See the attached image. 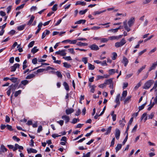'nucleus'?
I'll use <instances>...</instances> for the list:
<instances>
[{"label": "nucleus", "mask_w": 157, "mask_h": 157, "mask_svg": "<svg viewBox=\"0 0 157 157\" xmlns=\"http://www.w3.org/2000/svg\"><path fill=\"white\" fill-rule=\"evenodd\" d=\"M146 67V65H144V66H142L141 68H140L138 70V72L139 73H140L143 69H144Z\"/></svg>", "instance_id": "052dcab7"}, {"label": "nucleus", "mask_w": 157, "mask_h": 157, "mask_svg": "<svg viewBox=\"0 0 157 157\" xmlns=\"http://www.w3.org/2000/svg\"><path fill=\"white\" fill-rule=\"evenodd\" d=\"M21 90H19L17 91H16L14 93V96L15 97H17L21 93Z\"/></svg>", "instance_id": "79ce46f5"}, {"label": "nucleus", "mask_w": 157, "mask_h": 157, "mask_svg": "<svg viewBox=\"0 0 157 157\" xmlns=\"http://www.w3.org/2000/svg\"><path fill=\"white\" fill-rule=\"evenodd\" d=\"M109 40V39L106 38H101L100 42L101 43H107Z\"/></svg>", "instance_id": "393cba45"}, {"label": "nucleus", "mask_w": 157, "mask_h": 157, "mask_svg": "<svg viewBox=\"0 0 157 157\" xmlns=\"http://www.w3.org/2000/svg\"><path fill=\"white\" fill-rule=\"evenodd\" d=\"M32 63L34 64H36L37 63V59L36 58L33 59L32 60Z\"/></svg>", "instance_id": "774afa93"}, {"label": "nucleus", "mask_w": 157, "mask_h": 157, "mask_svg": "<svg viewBox=\"0 0 157 157\" xmlns=\"http://www.w3.org/2000/svg\"><path fill=\"white\" fill-rule=\"evenodd\" d=\"M57 6L56 4H55L51 8L52 11L54 12L56 11L57 9Z\"/></svg>", "instance_id": "4c0bfd02"}, {"label": "nucleus", "mask_w": 157, "mask_h": 157, "mask_svg": "<svg viewBox=\"0 0 157 157\" xmlns=\"http://www.w3.org/2000/svg\"><path fill=\"white\" fill-rule=\"evenodd\" d=\"M88 67L89 70H93L95 68V67L92 64L88 63Z\"/></svg>", "instance_id": "58836bf2"}, {"label": "nucleus", "mask_w": 157, "mask_h": 157, "mask_svg": "<svg viewBox=\"0 0 157 157\" xmlns=\"http://www.w3.org/2000/svg\"><path fill=\"white\" fill-rule=\"evenodd\" d=\"M106 11V10H105L102 11H94L93 13V15H97L100 14L102 13L105 12Z\"/></svg>", "instance_id": "b1692460"}, {"label": "nucleus", "mask_w": 157, "mask_h": 157, "mask_svg": "<svg viewBox=\"0 0 157 157\" xmlns=\"http://www.w3.org/2000/svg\"><path fill=\"white\" fill-rule=\"evenodd\" d=\"M82 61L85 64H86L87 63L88 60L87 58L86 57L83 58L82 59Z\"/></svg>", "instance_id": "680f3d73"}, {"label": "nucleus", "mask_w": 157, "mask_h": 157, "mask_svg": "<svg viewBox=\"0 0 157 157\" xmlns=\"http://www.w3.org/2000/svg\"><path fill=\"white\" fill-rule=\"evenodd\" d=\"M61 118L65 121V123L66 124H67L68 122L70 120V118L69 117L66 115L62 116Z\"/></svg>", "instance_id": "423d86ee"}, {"label": "nucleus", "mask_w": 157, "mask_h": 157, "mask_svg": "<svg viewBox=\"0 0 157 157\" xmlns=\"http://www.w3.org/2000/svg\"><path fill=\"white\" fill-rule=\"evenodd\" d=\"M109 73L110 75H112L115 73V69H111L109 70Z\"/></svg>", "instance_id": "72a5a7b5"}, {"label": "nucleus", "mask_w": 157, "mask_h": 157, "mask_svg": "<svg viewBox=\"0 0 157 157\" xmlns=\"http://www.w3.org/2000/svg\"><path fill=\"white\" fill-rule=\"evenodd\" d=\"M157 66V61L155 62L154 63H152L151 66V67L150 68H149L148 71H150L154 69Z\"/></svg>", "instance_id": "4468645a"}, {"label": "nucleus", "mask_w": 157, "mask_h": 157, "mask_svg": "<svg viewBox=\"0 0 157 157\" xmlns=\"http://www.w3.org/2000/svg\"><path fill=\"white\" fill-rule=\"evenodd\" d=\"M154 81L153 80H150L147 81L144 84L143 87V89H148L153 84Z\"/></svg>", "instance_id": "f257e3e1"}, {"label": "nucleus", "mask_w": 157, "mask_h": 157, "mask_svg": "<svg viewBox=\"0 0 157 157\" xmlns=\"http://www.w3.org/2000/svg\"><path fill=\"white\" fill-rule=\"evenodd\" d=\"M76 45L79 46H86L88 44L86 43H82L81 42H79L76 44Z\"/></svg>", "instance_id": "bb28decb"}, {"label": "nucleus", "mask_w": 157, "mask_h": 157, "mask_svg": "<svg viewBox=\"0 0 157 157\" xmlns=\"http://www.w3.org/2000/svg\"><path fill=\"white\" fill-rule=\"evenodd\" d=\"M63 84L64 86L65 89L67 90H69V88L67 83L66 82H64Z\"/></svg>", "instance_id": "c756f323"}, {"label": "nucleus", "mask_w": 157, "mask_h": 157, "mask_svg": "<svg viewBox=\"0 0 157 157\" xmlns=\"http://www.w3.org/2000/svg\"><path fill=\"white\" fill-rule=\"evenodd\" d=\"M94 62L97 64H100L102 66L107 65V64L106 63V60H104L103 62H102L101 61H100L98 60H94Z\"/></svg>", "instance_id": "9d476101"}, {"label": "nucleus", "mask_w": 157, "mask_h": 157, "mask_svg": "<svg viewBox=\"0 0 157 157\" xmlns=\"http://www.w3.org/2000/svg\"><path fill=\"white\" fill-rule=\"evenodd\" d=\"M20 64L18 63H15L14 65L11 67V72L15 71L17 68H19L20 67Z\"/></svg>", "instance_id": "7ed1b4c3"}, {"label": "nucleus", "mask_w": 157, "mask_h": 157, "mask_svg": "<svg viewBox=\"0 0 157 157\" xmlns=\"http://www.w3.org/2000/svg\"><path fill=\"white\" fill-rule=\"evenodd\" d=\"M127 91L126 90H124L122 94V97L121 98V100L122 101L124 99L127 95Z\"/></svg>", "instance_id": "aec40b11"}, {"label": "nucleus", "mask_w": 157, "mask_h": 157, "mask_svg": "<svg viewBox=\"0 0 157 157\" xmlns=\"http://www.w3.org/2000/svg\"><path fill=\"white\" fill-rule=\"evenodd\" d=\"M46 33H45V32H44L43 33L42 36V39H43L46 36V35H48L49 34V31L48 30H46Z\"/></svg>", "instance_id": "e433bc0d"}, {"label": "nucleus", "mask_w": 157, "mask_h": 157, "mask_svg": "<svg viewBox=\"0 0 157 157\" xmlns=\"http://www.w3.org/2000/svg\"><path fill=\"white\" fill-rule=\"evenodd\" d=\"M25 26L26 25L25 24L20 25V26L18 27L17 29L19 31L22 30L24 29Z\"/></svg>", "instance_id": "473e14b6"}, {"label": "nucleus", "mask_w": 157, "mask_h": 157, "mask_svg": "<svg viewBox=\"0 0 157 157\" xmlns=\"http://www.w3.org/2000/svg\"><path fill=\"white\" fill-rule=\"evenodd\" d=\"M35 77V75L33 74H32L27 76L26 77V78L27 79H31L32 78H33Z\"/></svg>", "instance_id": "7c9ffc66"}, {"label": "nucleus", "mask_w": 157, "mask_h": 157, "mask_svg": "<svg viewBox=\"0 0 157 157\" xmlns=\"http://www.w3.org/2000/svg\"><path fill=\"white\" fill-rule=\"evenodd\" d=\"M113 56L112 57V59L113 60H115L117 56V54L116 52H113Z\"/></svg>", "instance_id": "6e6d98bb"}, {"label": "nucleus", "mask_w": 157, "mask_h": 157, "mask_svg": "<svg viewBox=\"0 0 157 157\" xmlns=\"http://www.w3.org/2000/svg\"><path fill=\"white\" fill-rule=\"evenodd\" d=\"M111 129L112 127L111 126L109 127L108 128L106 132L105 133V134L107 135L110 133L111 130Z\"/></svg>", "instance_id": "de8ad7c7"}, {"label": "nucleus", "mask_w": 157, "mask_h": 157, "mask_svg": "<svg viewBox=\"0 0 157 157\" xmlns=\"http://www.w3.org/2000/svg\"><path fill=\"white\" fill-rule=\"evenodd\" d=\"M89 47L92 50L97 51L99 49L98 45L95 44H93L89 46Z\"/></svg>", "instance_id": "39448f33"}, {"label": "nucleus", "mask_w": 157, "mask_h": 157, "mask_svg": "<svg viewBox=\"0 0 157 157\" xmlns=\"http://www.w3.org/2000/svg\"><path fill=\"white\" fill-rule=\"evenodd\" d=\"M56 75L59 77L61 78L62 77V75L60 72L59 71H56Z\"/></svg>", "instance_id": "a18cd8bd"}, {"label": "nucleus", "mask_w": 157, "mask_h": 157, "mask_svg": "<svg viewBox=\"0 0 157 157\" xmlns=\"http://www.w3.org/2000/svg\"><path fill=\"white\" fill-rule=\"evenodd\" d=\"M35 17L33 16H32L30 18V20L28 22L27 24L28 25H30L33 22L34 19Z\"/></svg>", "instance_id": "c85d7f7f"}, {"label": "nucleus", "mask_w": 157, "mask_h": 157, "mask_svg": "<svg viewBox=\"0 0 157 157\" xmlns=\"http://www.w3.org/2000/svg\"><path fill=\"white\" fill-rule=\"evenodd\" d=\"M109 31L113 33H116L118 31V29H111L109 30Z\"/></svg>", "instance_id": "13d9d810"}, {"label": "nucleus", "mask_w": 157, "mask_h": 157, "mask_svg": "<svg viewBox=\"0 0 157 157\" xmlns=\"http://www.w3.org/2000/svg\"><path fill=\"white\" fill-rule=\"evenodd\" d=\"M106 84L105 83V82L103 84H100L98 86V87L100 88H103L106 86Z\"/></svg>", "instance_id": "338daca9"}, {"label": "nucleus", "mask_w": 157, "mask_h": 157, "mask_svg": "<svg viewBox=\"0 0 157 157\" xmlns=\"http://www.w3.org/2000/svg\"><path fill=\"white\" fill-rule=\"evenodd\" d=\"M132 96L130 95L128 96L124 101V103L126 104L129 102V101L131 100V98H132Z\"/></svg>", "instance_id": "5701e85b"}, {"label": "nucleus", "mask_w": 157, "mask_h": 157, "mask_svg": "<svg viewBox=\"0 0 157 157\" xmlns=\"http://www.w3.org/2000/svg\"><path fill=\"white\" fill-rule=\"evenodd\" d=\"M90 152H89L87 154L83 153V156L82 157H90Z\"/></svg>", "instance_id": "09e8293b"}, {"label": "nucleus", "mask_w": 157, "mask_h": 157, "mask_svg": "<svg viewBox=\"0 0 157 157\" xmlns=\"http://www.w3.org/2000/svg\"><path fill=\"white\" fill-rule=\"evenodd\" d=\"M120 133V130L117 128L115 130V136L117 139L118 140L119 139Z\"/></svg>", "instance_id": "1a4fd4ad"}, {"label": "nucleus", "mask_w": 157, "mask_h": 157, "mask_svg": "<svg viewBox=\"0 0 157 157\" xmlns=\"http://www.w3.org/2000/svg\"><path fill=\"white\" fill-rule=\"evenodd\" d=\"M57 123L59 124L61 126H62L63 124L64 121L63 120H60L59 121H57Z\"/></svg>", "instance_id": "69168bd1"}, {"label": "nucleus", "mask_w": 157, "mask_h": 157, "mask_svg": "<svg viewBox=\"0 0 157 157\" xmlns=\"http://www.w3.org/2000/svg\"><path fill=\"white\" fill-rule=\"evenodd\" d=\"M79 119H76V118H74L71 123L73 124H75L78 121H79Z\"/></svg>", "instance_id": "864d4df0"}, {"label": "nucleus", "mask_w": 157, "mask_h": 157, "mask_svg": "<svg viewBox=\"0 0 157 157\" xmlns=\"http://www.w3.org/2000/svg\"><path fill=\"white\" fill-rule=\"evenodd\" d=\"M12 8V6H10L8 7L7 8V13H9L10 11Z\"/></svg>", "instance_id": "0e129e2a"}, {"label": "nucleus", "mask_w": 157, "mask_h": 157, "mask_svg": "<svg viewBox=\"0 0 157 157\" xmlns=\"http://www.w3.org/2000/svg\"><path fill=\"white\" fill-rule=\"evenodd\" d=\"M120 94H118L116 96V98L115 100V102L117 104V105H119L120 104Z\"/></svg>", "instance_id": "dca6fc26"}, {"label": "nucleus", "mask_w": 157, "mask_h": 157, "mask_svg": "<svg viewBox=\"0 0 157 157\" xmlns=\"http://www.w3.org/2000/svg\"><path fill=\"white\" fill-rule=\"evenodd\" d=\"M126 122L125 120L124 119V118L122 119L121 120H120L119 121V125L121 127H123L125 123Z\"/></svg>", "instance_id": "2eb2a0df"}, {"label": "nucleus", "mask_w": 157, "mask_h": 157, "mask_svg": "<svg viewBox=\"0 0 157 157\" xmlns=\"http://www.w3.org/2000/svg\"><path fill=\"white\" fill-rule=\"evenodd\" d=\"M88 9H86L84 10H81L79 12V14L80 15H83L85 13L88 11Z\"/></svg>", "instance_id": "c03bdc74"}, {"label": "nucleus", "mask_w": 157, "mask_h": 157, "mask_svg": "<svg viewBox=\"0 0 157 157\" xmlns=\"http://www.w3.org/2000/svg\"><path fill=\"white\" fill-rule=\"evenodd\" d=\"M17 80V78L15 77H12L10 78V80L13 82H16Z\"/></svg>", "instance_id": "37998d69"}, {"label": "nucleus", "mask_w": 157, "mask_h": 157, "mask_svg": "<svg viewBox=\"0 0 157 157\" xmlns=\"http://www.w3.org/2000/svg\"><path fill=\"white\" fill-rule=\"evenodd\" d=\"M96 87V86L94 85H93L91 86V89H90V92L94 93L95 91L94 88Z\"/></svg>", "instance_id": "4d7b16f0"}, {"label": "nucleus", "mask_w": 157, "mask_h": 157, "mask_svg": "<svg viewBox=\"0 0 157 157\" xmlns=\"http://www.w3.org/2000/svg\"><path fill=\"white\" fill-rule=\"evenodd\" d=\"M66 50H59L58 51L56 52V54L58 55H59L61 56H64L66 55V53H65Z\"/></svg>", "instance_id": "20e7f679"}, {"label": "nucleus", "mask_w": 157, "mask_h": 157, "mask_svg": "<svg viewBox=\"0 0 157 157\" xmlns=\"http://www.w3.org/2000/svg\"><path fill=\"white\" fill-rule=\"evenodd\" d=\"M86 22V20H80L79 21H78L75 23V24H79L81 23L84 24Z\"/></svg>", "instance_id": "a878e982"}, {"label": "nucleus", "mask_w": 157, "mask_h": 157, "mask_svg": "<svg viewBox=\"0 0 157 157\" xmlns=\"http://www.w3.org/2000/svg\"><path fill=\"white\" fill-rule=\"evenodd\" d=\"M27 151L28 153L29 154L30 153H36L37 152V151L36 150L32 148H30V149H27Z\"/></svg>", "instance_id": "f3484780"}, {"label": "nucleus", "mask_w": 157, "mask_h": 157, "mask_svg": "<svg viewBox=\"0 0 157 157\" xmlns=\"http://www.w3.org/2000/svg\"><path fill=\"white\" fill-rule=\"evenodd\" d=\"M123 24L125 29L128 32L130 30V29L128 26L127 21L126 20L124 21L123 22Z\"/></svg>", "instance_id": "a211bd4d"}, {"label": "nucleus", "mask_w": 157, "mask_h": 157, "mask_svg": "<svg viewBox=\"0 0 157 157\" xmlns=\"http://www.w3.org/2000/svg\"><path fill=\"white\" fill-rule=\"evenodd\" d=\"M86 4V3L83 1H78L75 3V5H81L82 6H84Z\"/></svg>", "instance_id": "412c9836"}, {"label": "nucleus", "mask_w": 157, "mask_h": 157, "mask_svg": "<svg viewBox=\"0 0 157 157\" xmlns=\"http://www.w3.org/2000/svg\"><path fill=\"white\" fill-rule=\"evenodd\" d=\"M126 42V41L123 38L120 41L116 42L115 44V46L117 48L121 47L124 45Z\"/></svg>", "instance_id": "f03ea898"}, {"label": "nucleus", "mask_w": 157, "mask_h": 157, "mask_svg": "<svg viewBox=\"0 0 157 157\" xmlns=\"http://www.w3.org/2000/svg\"><path fill=\"white\" fill-rule=\"evenodd\" d=\"M122 145L121 144H118L116 147V152H117L121 148Z\"/></svg>", "instance_id": "cd10ccee"}, {"label": "nucleus", "mask_w": 157, "mask_h": 157, "mask_svg": "<svg viewBox=\"0 0 157 157\" xmlns=\"http://www.w3.org/2000/svg\"><path fill=\"white\" fill-rule=\"evenodd\" d=\"M74 111V109L72 108H70L66 110V113L67 115L73 113Z\"/></svg>", "instance_id": "6ab92c4d"}, {"label": "nucleus", "mask_w": 157, "mask_h": 157, "mask_svg": "<svg viewBox=\"0 0 157 157\" xmlns=\"http://www.w3.org/2000/svg\"><path fill=\"white\" fill-rule=\"evenodd\" d=\"M109 40H118V37L117 36H110L109 38Z\"/></svg>", "instance_id": "c9c22d12"}, {"label": "nucleus", "mask_w": 157, "mask_h": 157, "mask_svg": "<svg viewBox=\"0 0 157 157\" xmlns=\"http://www.w3.org/2000/svg\"><path fill=\"white\" fill-rule=\"evenodd\" d=\"M63 64L64 67L67 68H69L71 67V65H70L67 63L66 62L64 63Z\"/></svg>", "instance_id": "49530a36"}, {"label": "nucleus", "mask_w": 157, "mask_h": 157, "mask_svg": "<svg viewBox=\"0 0 157 157\" xmlns=\"http://www.w3.org/2000/svg\"><path fill=\"white\" fill-rule=\"evenodd\" d=\"M135 21L134 17H132L130 18L128 21V24L129 27H131L134 24Z\"/></svg>", "instance_id": "0eeeda50"}, {"label": "nucleus", "mask_w": 157, "mask_h": 157, "mask_svg": "<svg viewBox=\"0 0 157 157\" xmlns=\"http://www.w3.org/2000/svg\"><path fill=\"white\" fill-rule=\"evenodd\" d=\"M6 127H7V129L10 131H13V129L12 128V126L10 125L9 124H7Z\"/></svg>", "instance_id": "3c124183"}, {"label": "nucleus", "mask_w": 157, "mask_h": 157, "mask_svg": "<svg viewBox=\"0 0 157 157\" xmlns=\"http://www.w3.org/2000/svg\"><path fill=\"white\" fill-rule=\"evenodd\" d=\"M121 62L122 63L124 64V66L126 67L128 62V59L126 57L124 56Z\"/></svg>", "instance_id": "f8f14e48"}, {"label": "nucleus", "mask_w": 157, "mask_h": 157, "mask_svg": "<svg viewBox=\"0 0 157 157\" xmlns=\"http://www.w3.org/2000/svg\"><path fill=\"white\" fill-rule=\"evenodd\" d=\"M25 4V3H24V4H21V5L17 6L16 8V10H19L21 9H22L24 7Z\"/></svg>", "instance_id": "ea45409f"}, {"label": "nucleus", "mask_w": 157, "mask_h": 157, "mask_svg": "<svg viewBox=\"0 0 157 157\" xmlns=\"http://www.w3.org/2000/svg\"><path fill=\"white\" fill-rule=\"evenodd\" d=\"M7 149L5 147V146L2 144L0 148V154H1V152H6L7 151Z\"/></svg>", "instance_id": "ddd939ff"}, {"label": "nucleus", "mask_w": 157, "mask_h": 157, "mask_svg": "<svg viewBox=\"0 0 157 157\" xmlns=\"http://www.w3.org/2000/svg\"><path fill=\"white\" fill-rule=\"evenodd\" d=\"M115 138H113L112 140L110 145V147H113L115 143Z\"/></svg>", "instance_id": "bf43d9fd"}, {"label": "nucleus", "mask_w": 157, "mask_h": 157, "mask_svg": "<svg viewBox=\"0 0 157 157\" xmlns=\"http://www.w3.org/2000/svg\"><path fill=\"white\" fill-rule=\"evenodd\" d=\"M35 43V41H31L30 43L28 45V47L29 48H31L32 47L33 45H34Z\"/></svg>", "instance_id": "5fc2aeb1"}, {"label": "nucleus", "mask_w": 157, "mask_h": 157, "mask_svg": "<svg viewBox=\"0 0 157 157\" xmlns=\"http://www.w3.org/2000/svg\"><path fill=\"white\" fill-rule=\"evenodd\" d=\"M39 50L38 49H37V47H34L31 50V52L33 54L36 53Z\"/></svg>", "instance_id": "2f4dec72"}, {"label": "nucleus", "mask_w": 157, "mask_h": 157, "mask_svg": "<svg viewBox=\"0 0 157 157\" xmlns=\"http://www.w3.org/2000/svg\"><path fill=\"white\" fill-rule=\"evenodd\" d=\"M146 104V102L142 105L141 106L139 107V112L144 109L145 106Z\"/></svg>", "instance_id": "a19ab883"}, {"label": "nucleus", "mask_w": 157, "mask_h": 157, "mask_svg": "<svg viewBox=\"0 0 157 157\" xmlns=\"http://www.w3.org/2000/svg\"><path fill=\"white\" fill-rule=\"evenodd\" d=\"M155 114L154 112L151 113L150 115L148 116V118L149 119H152L154 116Z\"/></svg>", "instance_id": "8fccbe9b"}, {"label": "nucleus", "mask_w": 157, "mask_h": 157, "mask_svg": "<svg viewBox=\"0 0 157 157\" xmlns=\"http://www.w3.org/2000/svg\"><path fill=\"white\" fill-rule=\"evenodd\" d=\"M105 83L107 84H111L113 83V79L112 78L109 79L107 80H106L105 81Z\"/></svg>", "instance_id": "4be33fe9"}, {"label": "nucleus", "mask_w": 157, "mask_h": 157, "mask_svg": "<svg viewBox=\"0 0 157 157\" xmlns=\"http://www.w3.org/2000/svg\"><path fill=\"white\" fill-rule=\"evenodd\" d=\"M77 42V40H71L69 39L63 41L62 42V43H65L66 42H69L70 44H75Z\"/></svg>", "instance_id": "6e6552de"}, {"label": "nucleus", "mask_w": 157, "mask_h": 157, "mask_svg": "<svg viewBox=\"0 0 157 157\" xmlns=\"http://www.w3.org/2000/svg\"><path fill=\"white\" fill-rule=\"evenodd\" d=\"M28 83L29 81L27 80H22L21 82V84L24 85V86L26 85Z\"/></svg>", "instance_id": "f704fd0d"}, {"label": "nucleus", "mask_w": 157, "mask_h": 157, "mask_svg": "<svg viewBox=\"0 0 157 157\" xmlns=\"http://www.w3.org/2000/svg\"><path fill=\"white\" fill-rule=\"evenodd\" d=\"M15 146L17 148V149L18 148L19 149L21 150L23 149V147L22 146H20L17 144H16L15 145Z\"/></svg>", "instance_id": "603ef678"}, {"label": "nucleus", "mask_w": 157, "mask_h": 157, "mask_svg": "<svg viewBox=\"0 0 157 157\" xmlns=\"http://www.w3.org/2000/svg\"><path fill=\"white\" fill-rule=\"evenodd\" d=\"M17 86V84H12L11 86H9L8 88L11 90L14 91L15 90Z\"/></svg>", "instance_id": "9b49d317"}, {"label": "nucleus", "mask_w": 157, "mask_h": 157, "mask_svg": "<svg viewBox=\"0 0 157 157\" xmlns=\"http://www.w3.org/2000/svg\"><path fill=\"white\" fill-rule=\"evenodd\" d=\"M10 118L8 116L6 115V116L5 121L6 122L8 123L10 122Z\"/></svg>", "instance_id": "e2e57ef3"}]
</instances>
